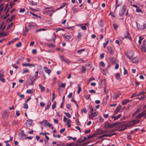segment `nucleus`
<instances>
[{
  "mask_svg": "<svg viewBox=\"0 0 146 146\" xmlns=\"http://www.w3.org/2000/svg\"><path fill=\"white\" fill-rule=\"evenodd\" d=\"M63 37L65 39L70 40L72 36L71 35H65L63 36Z\"/></svg>",
  "mask_w": 146,
  "mask_h": 146,
  "instance_id": "nucleus-26",
  "label": "nucleus"
},
{
  "mask_svg": "<svg viewBox=\"0 0 146 146\" xmlns=\"http://www.w3.org/2000/svg\"><path fill=\"white\" fill-rule=\"evenodd\" d=\"M72 93L70 92L69 93V94L68 96V98H70L72 97Z\"/></svg>",
  "mask_w": 146,
  "mask_h": 146,
  "instance_id": "nucleus-63",
  "label": "nucleus"
},
{
  "mask_svg": "<svg viewBox=\"0 0 146 146\" xmlns=\"http://www.w3.org/2000/svg\"><path fill=\"white\" fill-rule=\"evenodd\" d=\"M66 107L67 109L70 110H71V104H68L66 105Z\"/></svg>",
  "mask_w": 146,
  "mask_h": 146,
  "instance_id": "nucleus-36",
  "label": "nucleus"
},
{
  "mask_svg": "<svg viewBox=\"0 0 146 146\" xmlns=\"http://www.w3.org/2000/svg\"><path fill=\"white\" fill-rule=\"evenodd\" d=\"M11 66L16 69L18 68V66L16 65V64H13L11 65Z\"/></svg>",
  "mask_w": 146,
  "mask_h": 146,
  "instance_id": "nucleus-57",
  "label": "nucleus"
},
{
  "mask_svg": "<svg viewBox=\"0 0 146 146\" xmlns=\"http://www.w3.org/2000/svg\"><path fill=\"white\" fill-rule=\"evenodd\" d=\"M47 46L49 48H51V47H53L55 46V45L52 43H48L47 44Z\"/></svg>",
  "mask_w": 146,
  "mask_h": 146,
  "instance_id": "nucleus-28",
  "label": "nucleus"
},
{
  "mask_svg": "<svg viewBox=\"0 0 146 146\" xmlns=\"http://www.w3.org/2000/svg\"><path fill=\"white\" fill-rule=\"evenodd\" d=\"M115 76L117 79H119L120 78V74L119 73H116L115 74Z\"/></svg>",
  "mask_w": 146,
  "mask_h": 146,
  "instance_id": "nucleus-43",
  "label": "nucleus"
},
{
  "mask_svg": "<svg viewBox=\"0 0 146 146\" xmlns=\"http://www.w3.org/2000/svg\"><path fill=\"white\" fill-rule=\"evenodd\" d=\"M45 72L47 73L48 74H49L51 72V71L49 69H47L45 70Z\"/></svg>",
  "mask_w": 146,
  "mask_h": 146,
  "instance_id": "nucleus-47",
  "label": "nucleus"
},
{
  "mask_svg": "<svg viewBox=\"0 0 146 146\" xmlns=\"http://www.w3.org/2000/svg\"><path fill=\"white\" fill-rule=\"evenodd\" d=\"M137 96H138V94L137 93H134L133 94H132L131 97V98H133L134 97H137Z\"/></svg>",
  "mask_w": 146,
  "mask_h": 146,
  "instance_id": "nucleus-41",
  "label": "nucleus"
},
{
  "mask_svg": "<svg viewBox=\"0 0 146 146\" xmlns=\"http://www.w3.org/2000/svg\"><path fill=\"white\" fill-rule=\"evenodd\" d=\"M140 120H138V119H135L132 120L131 123H133L131 125V126H133L134 125L138 124L140 122Z\"/></svg>",
  "mask_w": 146,
  "mask_h": 146,
  "instance_id": "nucleus-12",
  "label": "nucleus"
},
{
  "mask_svg": "<svg viewBox=\"0 0 146 146\" xmlns=\"http://www.w3.org/2000/svg\"><path fill=\"white\" fill-rule=\"evenodd\" d=\"M97 134L98 135L103 133V130L101 129H97L96 131Z\"/></svg>",
  "mask_w": 146,
  "mask_h": 146,
  "instance_id": "nucleus-24",
  "label": "nucleus"
},
{
  "mask_svg": "<svg viewBox=\"0 0 146 146\" xmlns=\"http://www.w3.org/2000/svg\"><path fill=\"white\" fill-rule=\"evenodd\" d=\"M66 86V83H62L61 85L60 86V87L64 88Z\"/></svg>",
  "mask_w": 146,
  "mask_h": 146,
  "instance_id": "nucleus-60",
  "label": "nucleus"
},
{
  "mask_svg": "<svg viewBox=\"0 0 146 146\" xmlns=\"http://www.w3.org/2000/svg\"><path fill=\"white\" fill-rule=\"evenodd\" d=\"M81 112L82 113H87V111L86 108H84L82 109Z\"/></svg>",
  "mask_w": 146,
  "mask_h": 146,
  "instance_id": "nucleus-52",
  "label": "nucleus"
},
{
  "mask_svg": "<svg viewBox=\"0 0 146 146\" xmlns=\"http://www.w3.org/2000/svg\"><path fill=\"white\" fill-rule=\"evenodd\" d=\"M29 78L31 81V84L32 85L34 84V82L36 79V78H34L33 76L31 75L30 76Z\"/></svg>",
  "mask_w": 146,
  "mask_h": 146,
  "instance_id": "nucleus-11",
  "label": "nucleus"
},
{
  "mask_svg": "<svg viewBox=\"0 0 146 146\" xmlns=\"http://www.w3.org/2000/svg\"><path fill=\"white\" fill-rule=\"evenodd\" d=\"M84 51H85L84 49H81L78 50L77 51V52L80 54H81L82 52H84Z\"/></svg>",
  "mask_w": 146,
  "mask_h": 146,
  "instance_id": "nucleus-49",
  "label": "nucleus"
},
{
  "mask_svg": "<svg viewBox=\"0 0 146 146\" xmlns=\"http://www.w3.org/2000/svg\"><path fill=\"white\" fill-rule=\"evenodd\" d=\"M145 111H143L142 112L140 113H139L135 117V118H140L142 116L145 115Z\"/></svg>",
  "mask_w": 146,
  "mask_h": 146,
  "instance_id": "nucleus-14",
  "label": "nucleus"
},
{
  "mask_svg": "<svg viewBox=\"0 0 146 146\" xmlns=\"http://www.w3.org/2000/svg\"><path fill=\"white\" fill-rule=\"evenodd\" d=\"M31 5L33 6V5H37V3L36 2H35L34 1H32L30 3Z\"/></svg>",
  "mask_w": 146,
  "mask_h": 146,
  "instance_id": "nucleus-44",
  "label": "nucleus"
},
{
  "mask_svg": "<svg viewBox=\"0 0 146 146\" xmlns=\"http://www.w3.org/2000/svg\"><path fill=\"white\" fill-rule=\"evenodd\" d=\"M137 27V29L140 30H143L146 28V22L143 23L142 25H139V26L137 25V22H136Z\"/></svg>",
  "mask_w": 146,
  "mask_h": 146,
  "instance_id": "nucleus-2",
  "label": "nucleus"
},
{
  "mask_svg": "<svg viewBox=\"0 0 146 146\" xmlns=\"http://www.w3.org/2000/svg\"><path fill=\"white\" fill-rule=\"evenodd\" d=\"M121 116V114H120L116 116H111V118L114 119L113 121H115L117 119L120 118Z\"/></svg>",
  "mask_w": 146,
  "mask_h": 146,
  "instance_id": "nucleus-17",
  "label": "nucleus"
},
{
  "mask_svg": "<svg viewBox=\"0 0 146 146\" xmlns=\"http://www.w3.org/2000/svg\"><path fill=\"white\" fill-rule=\"evenodd\" d=\"M51 105V103L50 102H49L48 103V104L45 108V110H46L48 109L50 107Z\"/></svg>",
  "mask_w": 146,
  "mask_h": 146,
  "instance_id": "nucleus-29",
  "label": "nucleus"
},
{
  "mask_svg": "<svg viewBox=\"0 0 146 146\" xmlns=\"http://www.w3.org/2000/svg\"><path fill=\"white\" fill-rule=\"evenodd\" d=\"M98 23L99 25L101 27H102L104 26V24L103 23V21L102 20H100V21H99Z\"/></svg>",
  "mask_w": 146,
  "mask_h": 146,
  "instance_id": "nucleus-32",
  "label": "nucleus"
},
{
  "mask_svg": "<svg viewBox=\"0 0 146 146\" xmlns=\"http://www.w3.org/2000/svg\"><path fill=\"white\" fill-rule=\"evenodd\" d=\"M120 94L119 93H114L113 95V99L116 100L118 97H119Z\"/></svg>",
  "mask_w": 146,
  "mask_h": 146,
  "instance_id": "nucleus-18",
  "label": "nucleus"
},
{
  "mask_svg": "<svg viewBox=\"0 0 146 146\" xmlns=\"http://www.w3.org/2000/svg\"><path fill=\"white\" fill-rule=\"evenodd\" d=\"M22 65L23 66H35V65L34 64H32L30 63H23Z\"/></svg>",
  "mask_w": 146,
  "mask_h": 146,
  "instance_id": "nucleus-19",
  "label": "nucleus"
},
{
  "mask_svg": "<svg viewBox=\"0 0 146 146\" xmlns=\"http://www.w3.org/2000/svg\"><path fill=\"white\" fill-rule=\"evenodd\" d=\"M81 86V85L80 84H79L78 85V89L77 90V93L78 94H79L80 93V92L81 91V88L80 87Z\"/></svg>",
  "mask_w": 146,
  "mask_h": 146,
  "instance_id": "nucleus-31",
  "label": "nucleus"
},
{
  "mask_svg": "<svg viewBox=\"0 0 146 146\" xmlns=\"http://www.w3.org/2000/svg\"><path fill=\"white\" fill-rule=\"evenodd\" d=\"M13 25V23H11L9 25H8V26H7L6 29L7 30H8L11 27H12V26Z\"/></svg>",
  "mask_w": 146,
  "mask_h": 146,
  "instance_id": "nucleus-50",
  "label": "nucleus"
},
{
  "mask_svg": "<svg viewBox=\"0 0 146 146\" xmlns=\"http://www.w3.org/2000/svg\"><path fill=\"white\" fill-rule=\"evenodd\" d=\"M27 93L29 94H32L33 93V91L30 89H29L27 90Z\"/></svg>",
  "mask_w": 146,
  "mask_h": 146,
  "instance_id": "nucleus-51",
  "label": "nucleus"
},
{
  "mask_svg": "<svg viewBox=\"0 0 146 146\" xmlns=\"http://www.w3.org/2000/svg\"><path fill=\"white\" fill-rule=\"evenodd\" d=\"M43 122H44V123H45V126H47V124L48 123V121L47 120H44L43 121H41L40 122V124H42Z\"/></svg>",
  "mask_w": 146,
  "mask_h": 146,
  "instance_id": "nucleus-39",
  "label": "nucleus"
},
{
  "mask_svg": "<svg viewBox=\"0 0 146 146\" xmlns=\"http://www.w3.org/2000/svg\"><path fill=\"white\" fill-rule=\"evenodd\" d=\"M130 102V101L129 100L127 99H126L123 100L122 102V104L123 105H125L128 102Z\"/></svg>",
  "mask_w": 146,
  "mask_h": 146,
  "instance_id": "nucleus-21",
  "label": "nucleus"
},
{
  "mask_svg": "<svg viewBox=\"0 0 146 146\" xmlns=\"http://www.w3.org/2000/svg\"><path fill=\"white\" fill-rule=\"evenodd\" d=\"M131 59L132 62L134 63H137L138 61V58L134 56L133 58Z\"/></svg>",
  "mask_w": 146,
  "mask_h": 146,
  "instance_id": "nucleus-20",
  "label": "nucleus"
},
{
  "mask_svg": "<svg viewBox=\"0 0 146 146\" xmlns=\"http://www.w3.org/2000/svg\"><path fill=\"white\" fill-rule=\"evenodd\" d=\"M118 123H119V122L114 123L113 124H111L108 122H106L104 124V126L105 127V129H109L116 126Z\"/></svg>",
  "mask_w": 146,
  "mask_h": 146,
  "instance_id": "nucleus-1",
  "label": "nucleus"
},
{
  "mask_svg": "<svg viewBox=\"0 0 146 146\" xmlns=\"http://www.w3.org/2000/svg\"><path fill=\"white\" fill-rule=\"evenodd\" d=\"M38 86L40 87L41 92H43L44 91L45 88L43 87L42 85L39 84Z\"/></svg>",
  "mask_w": 146,
  "mask_h": 146,
  "instance_id": "nucleus-23",
  "label": "nucleus"
},
{
  "mask_svg": "<svg viewBox=\"0 0 146 146\" xmlns=\"http://www.w3.org/2000/svg\"><path fill=\"white\" fill-rule=\"evenodd\" d=\"M67 137L68 138V140H69V141L71 140L72 139L74 141H75L76 139V137L72 138L71 137L68 136H67Z\"/></svg>",
  "mask_w": 146,
  "mask_h": 146,
  "instance_id": "nucleus-30",
  "label": "nucleus"
},
{
  "mask_svg": "<svg viewBox=\"0 0 146 146\" xmlns=\"http://www.w3.org/2000/svg\"><path fill=\"white\" fill-rule=\"evenodd\" d=\"M109 60L110 62L112 64H115L116 63L115 58L111 57L109 58Z\"/></svg>",
  "mask_w": 146,
  "mask_h": 146,
  "instance_id": "nucleus-16",
  "label": "nucleus"
},
{
  "mask_svg": "<svg viewBox=\"0 0 146 146\" xmlns=\"http://www.w3.org/2000/svg\"><path fill=\"white\" fill-rule=\"evenodd\" d=\"M29 13L31 14L32 15H33V16H35L36 17V18H41V17L40 16H39L36 14H35L34 13H33L31 12H29Z\"/></svg>",
  "mask_w": 146,
  "mask_h": 146,
  "instance_id": "nucleus-35",
  "label": "nucleus"
},
{
  "mask_svg": "<svg viewBox=\"0 0 146 146\" xmlns=\"http://www.w3.org/2000/svg\"><path fill=\"white\" fill-rule=\"evenodd\" d=\"M139 40L138 41V43L140 45L141 44V41L144 38L143 36H139Z\"/></svg>",
  "mask_w": 146,
  "mask_h": 146,
  "instance_id": "nucleus-27",
  "label": "nucleus"
},
{
  "mask_svg": "<svg viewBox=\"0 0 146 146\" xmlns=\"http://www.w3.org/2000/svg\"><path fill=\"white\" fill-rule=\"evenodd\" d=\"M107 51L110 55L113 54L114 52V50L111 47H108L107 48Z\"/></svg>",
  "mask_w": 146,
  "mask_h": 146,
  "instance_id": "nucleus-10",
  "label": "nucleus"
},
{
  "mask_svg": "<svg viewBox=\"0 0 146 146\" xmlns=\"http://www.w3.org/2000/svg\"><path fill=\"white\" fill-rule=\"evenodd\" d=\"M124 37L125 38L129 39L130 40H132L131 37V36L130 35L128 31H127L126 32V33H125L124 35Z\"/></svg>",
  "mask_w": 146,
  "mask_h": 146,
  "instance_id": "nucleus-6",
  "label": "nucleus"
},
{
  "mask_svg": "<svg viewBox=\"0 0 146 146\" xmlns=\"http://www.w3.org/2000/svg\"><path fill=\"white\" fill-rule=\"evenodd\" d=\"M0 81H2L3 82H5V78L1 77H0Z\"/></svg>",
  "mask_w": 146,
  "mask_h": 146,
  "instance_id": "nucleus-62",
  "label": "nucleus"
},
{
  "mask_svg": "<svg viewBox=\"0 0 146 146\" xmlns=\"http://www.w3.org/2000/svg\"><path fill=\"white\" fill-rule=\"evenodd\" d=\"M46 30V29H39L36 30L35 31V33H37V32H38L40 31H45Z\"/></svg>",
  "mask_w": 146,
  "mask_h": 146,
  "instance_id": "nucleus-48",
  "label": "nucleus"
},
{
  "mask_svg": "<svg viewBox=\"0 0 146 146\" xmlns=\"http://www.w3.org/2000/svg\"><path fill=\"white\" fill-rule=\"evenodd\" d=\"M100 65L103 67L105 66V64L103 62L101 61L100 62Z\"/></svg>",
  "mask_w": 146,
  "mask_h": 146,
  "instance_id": "nucleus-64",
  "label": "nucleus"
},
{
  "mask_svg": "<svg viewBox=\"0 0 146 146\" xmlns=\"http://www.w3.org/2000/svg\"><path fill=\"white\" fill-rule=\"evenodd\" d=\"M126 54L127 57L129 59H131L134 56V53L132 51L127 52Z\"/></svg>",
  "mask_w": 146,
  "mask_h": 146,
  "instance_id": "nucleus-3",
  "label": "nucleus"
},
{
  "mask_svg": "<svg viewBox=\"0 0 146 146\" xmlns=\"http://www.w3.org/2000/svg\"><path fill=\"white\" fill-rule=\"evenodd\" d=\"M126 9L125 6H124L123 9L119 11V15L121 17H122L124 15Z\"/></svg>",
  "mask_w": 146,
  "mask_h": 146,
  "instance_id": "nucleus-7",
  "label": "nucleus"
},
{
  "mask_svg": "<svg viewBox=\"0 0 146 146\" xmlns=\"http://www.w3.org/2000/svg\"><path fill=\"white\" fill-rule=\"evenodd\" d=\"M136 11L137 12H141L143 13V11L141 10V9L139 8L138 7L136 8Z\"/></svg>",
  "mask_w": 146,
  "mask_h": 146,
  "instance_id": "nucleus-33",
  "label": "nucleus"
},
{
  "mask_svg": "<svg viewBox=\"0 0 146 146\" xmlns=\"http://www.w3.org/2000/svg\"><path fill=\"white\" fill-rule=\"evenodd\" d=\"M55 30H56V33H57L58 31H60V30H62V31H64V30L62 28H56L55 29Z\"/></svg>",
  "mask_w": 146,
  "mask_h": 146,
  "instance_id": "nucleus-38",
  "label": "nucleus"
},
{
  "mask_svg": "<svg viewBox=\"0 0 146 146\" xmlns=\"http://www.w3.org/2000/svg\"><path fill=\"white\" fill-rule=\"evenodd\" d=\"M145 92L144 91L140 92L138 94V96H140L142 95H144Z\"/></svg>",
  "mask_w": 146,
  "mask_h": 146,
  "instance_id": "nucleus-42",
  "label": "nucleus"
},
{
  "mask_svg": "<svg viewBox=\"0 0 146 146\" xmlns=\"http://www.w3.org/2000/svg\"><path fill=\"white\" fill-rule=\"evenodd\" d=\"M22 44L21 42H19L18 44H16V46L17 47H19L21 46Z\"/></svg>",
  "mask_w": 146,
  "mask_h": 146,
  "instance_id": "nucleus-55",
  "label": "nucleus"
},
{
  "mask_svg": "<svg viewBox=\"0 0 146 146\" xmlns=\"http://www.w3.org/2000/svg\"><path fill=\"white\" fill-rule=\"evenodd\" d=\"M121 108V105H119L117 107L113 113V115H115L117 114V113L119 111Z\"/></svg>",
  "mask_w": 146,
  "mask_h": 146,
  "instance_id": "nucleus-9",
  "label": "nucleus"
},
{
  "mask_svg": "<svg viewBox=\"0 0 146 146\" xmlns=\"http://www.w3.org/2000/svg\"><path fill=\"white\" fill-rule=\"evenodd\" d=\"M60 58L62 61H63L67 64H69V61L68 60H66L64 56H60Z\"/></svg>",
  "mask_w": 146,
  "mask_h": 146,
  "instance_id": "nucleus-13",
  "label": "nucleus"
},
{
  "mask_svg": "<svg viewBox=\"0 0 146 146\" xmlns=\"http://www.w3.org/2000/svg\"><path fill=\"white\" fill-rule=\"evenodd\" d=\"M124 73L123 74L124 75H125L126 74H128L127 70L125 68H124Z\"/></svg>",
  "mask_w": 146,
  "mask_h": 146,
  "instance_id": "nucleus-59",
  "label": "nucleus"
},
{
  "mask_svg": "<svg viewBox=\"0 0 146 146\" xmlns=\"http://www.w3.org/2000/svg\"><path fill=\"white\" fill-rule=\"evenodd\" d=\"M29 70L27 69H26L25 70H23L22 72V74H24V73H26L28 72H29Z\"/></svg>",
  "mask_w": 146,
  "mask_h": 146,
  "instance_id": "nucleus-61",
  "label": "nucleus"
},
{
  "mask_svg": "<svg viewBox=\"0 0 146 146\" xmlns=\"http://www.w3.org/2000/svg\"><path fill=\"white\" fill-rule=\"evenodd\" d=\"M23 108H24L26 109H27L28 108V105L27 103H25V104H24Z\"/></svg>",
  "mask_w": 146,
  "mask_h": 146,
  "instance_id": "nucleus-53",
  "label": "nucleus"
},
{
  "mask_svg": "<svg viewBox=\"0 0 146 146\" xmlns=\"http://www.w3.org/2000/svg\"><path fill=\"white\" fill-rule=\"evenodd\" d=\"M7 35L6 34H5L3 33H0V37H2L5 36Z\"/></svg>",
  "mask_w": 146,
  "mask_h": 146,
  "instance_id": "nucleus-40",
  "label": "nucleus"
},
{
  "mask_svg": "<svg viewBox=\"0 0 146 146\" xmlns=\"http://www.w3.org/2000/svg\"><path fill=\"white\" fill-rule=\"evenodd\" d=\"M141 49L142 52H146V40L143 41V44L141 45Z\"/></svg>",
  "mask_w": 146,
  "mask_h": 146,
  "instance_id": "nucleus-4",
  "label": "nucleus"
},
{
  "mask_svg": "<svg viewBox=\"0 0 146 146\" xmlns=\"http://www.w3.org/2000/svg\"><path fill=\"white\" fill-rule=\"evenodd\" d=\"M145 96L143 95V96H142L140 97H138L137 98L140 100H142L145 98Z\"/></svg>",
  "mask_w": 146,
  "mask_h": 146,
  "instance_id": "nucleus-58",
  "label": "nucleus"
},
{
  "mask_svg": "<svg viewBox=\"0 0 146 146\" xmlns=\"http://www.w3.org/2000/svg\"><path fill=\"white\" fill-rule=\"evenodd\" d=\"M113 26L114 29L115 30H116L119 27V25L116 23H114L113 24Z\"/></svg>",
  "mask_w": 146,
  "mask_h": 146,
  "instance_id": "nucleus-25",
  "label": "nucleus"
},
{
  "mask_svg": "<svg viewBox=\"0 0 146 146\" xmlns=\"http://www.w3.org/2000/svg\"><path fill=\"white\" fill-rule=\"evenodd\" d=\"M65 6V4H63V5H61L60 6V7L58 8L57 9H56V11H57V10H58L59 9H61L62 8H63Z\"/></svg>",
  "mask_w": 146,
  "mask_h": 146,
  "instance_id": "nucleus-45",
  "label": "nucleus"
},
{
  "mask_svg": "<svg viewBox=\"0 0 146 146\" xmlns=\"http://www.w3.org/2000/svg\"><path fill=\"white\" fill-rule=\"evenodd\" d=\"M56 102L55 101H54L53 104H52V109H54L56 108Z\"/></svg>",
  "mask_w": 146,
  "mask_h": 146,
  "instance_id": "nucleus-37",
  "label": "nucleus"
},
{
  "mask_svg": "<svg viewBox=\"0 0 146 146\" xmlns=\"http://www.w3.org/2000/svg\"><path fill=\"white\" fill-rule=\"evenodd\" d=\"M79 26L83 30H86L87 29L86 27L82 24H81L79 25Z\"/></svg>",
  "mask_w": 146,
  "mask_h": 146,
  "instance_id": "nucleus-22",
  "label": "nucleus"
},
{
  "mask_svg": "<svg viewBox=\"0 0 146 146\" xmlns=\"http://www.w3.org/2000/svg\"><path fill=\"white\" fill-rule=\"evenodd\" d=\"M90 110H91V115L94 117H96L97 115V113L96 111V110L95 109V111H94L92 107H90Z\"/></svg>",
  "mask_w": 146,
  "mask_h": 146,
  "instance_id": "nucleus-5",
  "label": "nucleus"
},
{
  "mask_svg": "<svg viewBox=\"0 0 146 146\" xmlns=\"http://www.w3.org/2000/svg\"><path fill=\"white\" fill-rule=\"evenodd\" d=\"M86 71V68L83 66H82V73H83L84 72Z\"/></svg>",
  "mask_w": 146,
  "mask_h": 146,
  "instance_id": "nucleus-46",
  "label": "nucleus"
},
{
  "mask_svg": "<svg viewBox=\"0 0 146 146\" xmlns=\"http://www.w3.org/2000/svg\"><path fill=\"white\" fill-rule=\"evenodd\" d=\"M9 112L5 110L2 113V117L4 118H7L8 117Z\"/></svg>",
  "mask_w": 146,
  "mask_h": 146,
  "instance_id": "nucleus-8",
  "label": "nucleus"
},
{
  "mask_svg": "<svg viewBox=\"0 0 146 146\" xmlns=\"http://www.w3.org/2000/svg\"><path fill=\"white\" fill-rule=\"evenodd\" d=\"M15 15H13L11 16V18L9 19V22H11L13 20V18H15Z\"/></svg>",
  "mask_w": 146,
  "mask_h": 146,
  "instance_id": "nucleus-56",
  "label": "nucleus"
},
{
  "mask_svg": "<svg viewBox=\"0 0 146 146\" xmlns=\"http://www.w3.org/2000/svg\"><path fill=\"white\" fill-rule=\"evenodd\" d=\"M64 113L65 114V115L68 117L69 118H70L71 117V116L70 115V113H66V112H64Z\"/></svg>",
  "mask_w": 146,
  "mask_h": 146,
  "instance_id": "nucleus-54",
  "label": "nucleus"
},
{
  "mask_svg": "<svg viewBox=\"0 0 146 146\" xmlns=\"http://www.w3.org/2000/svg\"><path fill=\"white\" fill-rule=\"evenodd\" d=\"M27 135L25 134H22L20 136L21 138L22 139H25L26 137H27Z\"/></svg>",
  "mask_w": 146,
  "mask_h": 146,
  "instance_id": "nucleus-34",
  "label": "nucleus"
},
{
  "mask_svg": "<svg viewBox=\"0 0 146 146\" xmlns=\"http://www.w3.org/2000/svg\"><path fill=\"white\" fill-rule=\"evenodd\" d=\"M32 123V121L30 119L28 120L25 123V124L27 125V127L30 126Z\"/></svg>",
  "mask_w": 146,
  "mask_h": 146,
  "instance_id": "nucleus-15",
  "label": "nucleus"
}]
</instances>
